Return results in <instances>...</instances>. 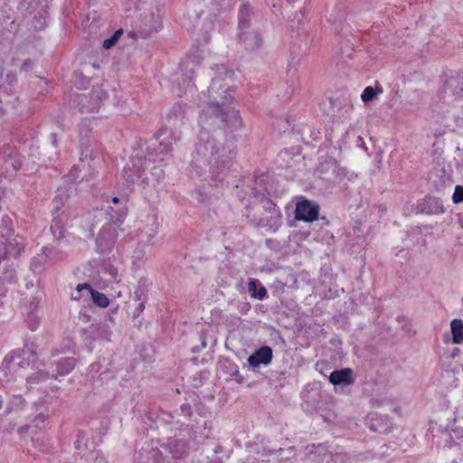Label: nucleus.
Instances as JSON below:
<instances>
[{"label": "nucleus", "instance_id": "nucleus-40", "mask_svg": "<svg viewBox=\"0 0 463 463\" xmlns=\"http://www.w3.org/2000/svg\"><path fill=\"white\" fill-rule=\"evenodd\" d=\"M182 111V107L180 104H177L175 105L174 108H173V112L175 113V117L178 116V113H180Z\"/></svg>", "mask_w": 463, "mask_h": 463}, {"label": "nucleus", "instance_id": "nucleus-2", "mask_svg": "<svg viewBox=\"0 0 463 463\" xmlns=\"http://www.w3.org/2000/svg\"><path fill=\"white\" fill-rule=\"evenodd\" d=\"M106 216L109 220L101 228L97 238V248L100 252L110 250L118 238V230L122 231L120 226L123 224L128 209L126 204H118V207L108 206Z\"/></svg>", "mask_w": 463, "mask_h": 463}, {"label": "nucleus", "instance_id": "nucleus-13", "mask_svg": "<svg viewBox=\"0 0 463 463\" xmlns=\"http://www.w3.org/2000/svg\"><path fill=\"white\" fill-rule=\"evenodd\" d=\"M265 211L269 213V219H260V224L274 231L278 230L281 222V213L276 204L270 200H266L263 205Z\"/></svg>", "mask_w": 463, "mask_h": 463}, {"label": "nucleus", "instance_id": "nucleus-49", "mask_svg": "<svg viewBox=\"0 0 463 463\" xmlns=\"http://www.w3.org/2000/svg\"><path fill=\"white\" fill-rule=\"evenodd\" d=\"M364 142L363 138L359 137L358 140H357V145L362 146V145H364Z\"/></svg>", "mask_w": 463, "mask_h": 463}, {"label": "nucleus", "instance_id": "nucleus-34", "mask_svg": "<svg viewBox=\"0 0 463 463\" xmlns=\"http://www.w3.org/2000/svg\"><path fill=\"white\" fill-rule=\"evenodd\" d=\"M134 298L138 302L142 301V299H145V302H146V290L143 288H138L134 292Z\"/></svg>", "mask_w": 463, "mask_h": 463}, {"label": "nucleus", "instance_id": "nucleus-39", "mask_svg": "<svg viewBox=\"0 0 463 463\" xmlns=\"http://www.w3.org/2000/svg\"><path fill=\"white\" fill-rule=\"evenodd\" d=\"M112 203H113V204H114V205H113L114 207H118V204H126L125 203L121 202V201L118 199V197H117V196H114V197L112 198Z\"/></svg>", "mask_w": 463, "mask_h": 463}, {"label": "nucleus", "instance_id": "nucleus-10", "mask_svg": "<svg viewBox=\"0 0 463 463\" xmlns=\"http://www.w3.org/2000/svg\"><path fill=\"white\" fill-rule=\"evenodd\" d=\"M319 206L317 203L309 200H301L296 205L295 218L298 221L314 222L317 220Z\"/></svg>", "mask_w": 463, "mask_h": 463}, {"label": "nucleus", "instance_id": "nucleus-43", "mask_svg": "<svg viewBox=\"0 0 463 463\" xmlns=\"http://www.w3.org/2000/svg\"><path fill=\"white\" fill-rule=\"evenodd\" d=\"M101 90H93V94H95V97L97 99L101 100L102 95H100Z\"/></svg>", "mask_w": 463, "mask_h": 463}, {"label": "nucleus", "instance_id": "nucleus-23", "mask_svg": "<svg viewBox=\"0 0 463 463\" xmlns=\"http://www.w3.org/2000/svg\"><path fill=\"white\" fill-rule=\"evenodd\" d=\"M49 378H52V374L49 372H45L43 369H39L32 374L26 376V382L30 385L39 384L46 382Z\"/></svg>", "mask_w": 463, "mask_h": 463}, {"label": "nucleus", "instance_id": "nucleus-31", "mask_svg": "<svg viewBox=\"0 0 463 463\" xmlns=\"http://www.w3.org/2000/svg\"><path fill=\"white\" fill-rule=\"evenodd\" d=\"M74 447L76 449H81L82 448L86 447V437L84 432H78L77 439L74 442Z\"/></svg>", "mask_w": 463, "mask_h": 463}, {"label": "nucleus", "instance_id": "nucleus-42", "mask_svg": "<svg viewBox=\"0 0 463 463\" xmlns=\"http://www.w3.org/2000/svg\"><path fill=\"white\" fill-rule=\"evenodd\" d=\"M268 177L266 175H261L260 178L256 180V185H260Z\"/></svg>", "mask_w": 463, "mask_h": 463}, {"label": "nucleus", "instance_id": "nucleus-15", "mask_svg": "<svg viewBox=\"0 0 463 463\" xmlns=\"http://www.w3.org/2000/svg\"><path fill=\"white\" fill-rule=\"evenodd\" d=\"M329 381L335 386H349L354 383L353 370L345 368L333 371L329 376Z\"/></svg>", "mask_w": 463, "mask_h": 463}, {"label": "nucleus", "instance_id": "nucleus-5", "mask_svg": "<svg viewBox=\"0 0 463 463\" xmlns=\"http://www.w3.org/2000/svg\"><path fill=\"white\" fill-rule=\"evenodd\" d=\"M12 231V221L8 216H3L0 224V262L7 254L17 256L24 248V241L21 236L9 238Z\"/></svg>", "mask_w": 463, "mask_h": 463}, {"label": "nucleus", "instance_id": "nucleus-44", "mask_svg": "<svg viewBox=\"0 0 463 463\" xmlns=\"http://www.w3.org/2000/svg\"><path fill=\"white\" fill-rule=\"evenodd\" d=\"M54 203H56V204L53 206V210L55 212H59L61 210V208H60V205L58 204V196L55 197Z\"/></svg>", "mask_w": 463, "mask_h": 463}, {"label": "nucleus", "instance_id": "nucleus-21", "mask_svg": "<svg viewBox=\"0 0 463 463\" xmlns=\"http://www.w3.org/2000/svg\"><path fill=\"white\" fill-rule=\"evenodd\" d=\"M64 219L63 213L61 214L54 215L52 218V225H51V232L52 235L56 239H61L63 237L64 230Z\"/></svg>", "mask_w": 463, "mask_h": 463}, {"label": "nucleus", "instance_id": "nucleus-8", "mask_svg": "<svg viewBox=\"0 0 463 463\" xmlns=\"http://www.w3.org/2000/svg\"><path fill=\"white\" fill-rule=\"evenodd\" d=\"M161 27V19L158 14H150L137 22L133 31L129 33L132 37L146 39L156 33Z\"/></svg>", "mask_w": 463, "mask_h": 463}, {"label": "nucleus", "instance_id": "nucleus-18", "mask_svg": "<svg viewBox=\"0 0 463 463\" xmlns=\"http://www.w3.org/2000/svg\"><path fill=\"white\" fill-rule=\"evenodd\" d=\"M56 369L52 370V378H57V375H65L71 373L75 366V360L71 357L60 358L55 361Z\"/></svg>", "mask_w": 463, "mask_h": 463}, {"label": "nucleus", "instance_id": "nucleus-56", "mask_svg": "<svg viewBox=\"0 0 463 463\" xmlns=\"http://www.w3.org/2000/svg\"><path fill=\"white\" fill-rule=\"evenodd\" d=\"M171 119H172V115L169 116V118H168L169 123H170Z\"/></svg>", "mask_w": 463, "mask_h": 463}, {"label": "nucleus", "instance_id": "nucleus-32", "mask_svg": "<svg viewBox=\"0 0 463 463\" xmlns=\"http://www.w3.org/2000/svg\"><path fill=\"white\" fill-rule=\"evenodd\" d=\"M452 199L455 203H459L463 202V186H456Z\"/></svg>", "mask_w": 463, "mask_h": 463}, {"label": "nucleus", "instance_id": "nucleus-35", "mask_svg": "<svg viewBox=\"0 0 463 463\" xmlns=\"http://www.w3.org/2000/svg\"><path fill=\"white\" fill-rule=\"evenodd\" d=\"M44 420H45V417L43 414H38L36 417H35V420H34V425L33 426H28L27 429L31 430V432L33 433V428H39L38 424L39 423H43L44 422Z\"/></svg>", "mask_w": 463, "mask_h": 463}, {"label": "nucleus", "instance_id": "nucleus-53", "mask_svg": "<svg viewBox=\"0 0 463 463\" xmlns=\"http://www.w3.org/2000/svg\"><path fill=\"white\" fill-rule=\"evenodd\" d=\"M208 463H222V461L220 459H215V460L210 461Z\"/></svg>", "mask_w": 463, "mask_h": 463}, {"label": "nucleus", "instance_id": "nucleus-33", "mask_svg": "<svg viewBox=\"0 0 463 463\" xmlns=\"http://www.w3.org/2000/svg\"><path fill=\"white\" fill-rule=\"evenodd\" d=\"M200 341H201V345L194 346L192 348L193 353H199L202 349H204L207 346V337H206V334L204 332H202L200 334Z\"/></svg>", "mask_w": 463, "mask_h": 463}, {"label": "nucleus", "instance_id": "nucleus-52", "mask_svg": "<svg viewBox=\"0 0 463 463\" xmlns=\"http://www.w3.org/2000/svg\"><path fill=\"white\" fill-rule=\"evenodd\" d=\"M188 80L189 82L193 80V76L192 75H186V78H185V80Z\"/></svg>", "mask_w": 463, "mask_h": 463}, {"label": "nucleus", "instance_id": "nucleus-46", "mask_svg": "<svg viewBox=\"0 0 463 463\" xmlns=\"http://www.w3.org/2000/svg\"><path fill=\"white\" fill-rule=\"evenodd\" d=\"M109 272L112 277H115V275L117 274V269L115 268L111 267V268H109Z\"/></svg>", "mask_w": 463, "mask_h": 463}, {"label": "nucleus", "instance_id": "nucleus-9", "mask_svg": "<svg viewBox=\"0 0 463 463\" xmlns=\"http://www.w3.org/2000/svg\"><path fill=\"white\" fill-rule=\"evenodd\" d=\"M320 172L323 174L331 172V175L327 178L332 182H341L345 178L352 180L355 176L354 172L347 170L334 159L326 161L325 165L321 164Z\"/></svg>", "mask_w": 463, "mask_h": 463}, {"label": "nucleus", "instance_id": "nucleus-24", "mask_svg": "<svg viewBox=\"0 0 463 463\" xmlns=\"http://www.w3.org/2000/svg\"><path fill=\"white\" fill-rule=\"evenodd\" d=\"M48 263L50 262L47 260V256L42 250L32 260L31 269L33 273H41Z\"/></svg>", "mask_w": 463, "mask_h": 463}, {"label": "nucleus", "instance_id": "nucleus-48", "mask_svg": "<svg viewBox=\"0 0 463 463\" xmlns=\"http://www.w3.org/2000/svg\"><path fill=\"white\" fill-rule=\"evenodd\" d=\"M98 108H99V104H98V102H96L89 110L93 112V111L97 110Z\"/></svg>", "mask_w": 463, "mask_h": 463}, {"label": "nucleus", "instance_id": "nucleus-6", "mask_svg": "<svg viewBox=\"0 0 463 463\" xmlns=\"http://www.w3.org/2000/svg\"><path fill=\"white\" fill-rule=\"evenodd\" d=\"M156 163V160L146 159L143 161L138 158L136 161L132 160L131 165H127L122 172V176L125 179L128 187L137 184L143 187L148 184V176L145 173V168H148L151 164Z\"/></svg>", "mask_w": 463, "mask_h": 463}, {"label": "nucleus", "instance_id": "nucleus-3", "mask_svg": "<svg viewBox=\"0 0 463 463\" xmlns=\"http://www.w3.org/2000/svg\"><path fill=\"white\" fill-rule=\"evenodd\" d=\"M429 433L438 447L453 448L463 447V429L457 427L455 421L438 422L430 421Z\"/></svg>", "mask_w": 463, "mask_h": 463}, {"label": "nucleus", "instance_id": "nucleus-36", "mask_svg": "<svg viewBox=\"0 0 463 463\" xmlns=\"http://www.w3.org/2000/svg\"><path fill=\"white\" fill-rule=\"evenodd\" d=\"M145 299H142V301H140L137 305V307H136V309L134 310L133 312V315L135 317H137L140 316V314L144 311L145 309Z\"/></svg>", "mask_w": 463, "mask_h": 463}, {"label": "nucleus", "instance_id": "nucleus-28", "mask_svg": "<svg viewBox=\"0 0 463 463\" xmlns=\"http://www.w3.org/2000/svg\"><path fill=\"white\" fill-rule=\"evenodd\" d=\"M42 250L44 255L47 256V260L50 263L61 259V252L59 251L55 247H44Z\"/></svg>", "mask_w": 463, "mask_h": 463}, {"label": "nucleus", "instance_id": "nucleus-58", "mask_svg": "<svg viewBox=\"0 0 463 463\" xmlns=\"http://www.w3.org/2000/svg\"><path fill=\"white\" fill-rule=\"evenodd\" d=\"M163 161H165V159L163 157L159 159V162H163Z\"/></svg>", "mask_w": 463, "mask_h": 463}, {"label": "nucleus", "instance_id": "nucleus-51", "mask_svg": "<svg viewBox=\"0 0 463 463\" xmlns=\"http://www.w3.org/2000/svg\"><path fill=\"white\" fill-rule=\"evenodd\" d=\"M5 289L4 288H2V287H1V288H0V297H1V296H4V295H5Z\"/></svg>", "mask_w": 463, "mask_h": 463}, {"label": "nucleus", "instance_id": "nucleus-30", "mask_svg": "<svg viewBox=\"0 0 463 463\" xmlns=\"http://www.w3.org/2000/svg\"><path fill=\"white\" fill-rule=\"evenodd\" d=\"M375 95V90L373 87L369 86L364 90L361 95V99L364 102H369L374 99Z\"/></svg>", "mask_w": 463, "mask_h": 463}, {"label": "nucleus", "instance_id": "nucleus-55", "mask_svg": "<svg viewBox=\"0 0 463 463\" xmlns=\"http://www.w3.org/2000/svg\"><path fill=\"white\" fill-rule=\"evenodd\" d=\"M222 450L221 447H217L215 449H214V452L215 453H218Z\"/></svg>", "mask_w": 463, "mask_h": 463}, {"label": "nucleus", "instance_id": "nucleus-47", "mask_svg": "<svg viewBox=\"0 0 463 463\" xmlns=\"http://www.w3.org/2000/svg\"><path fill=\"white\" fill-rule=\"evenodd\" d=\"M254 191H255V192H254L255 196H258V194H260V195L261 197H263V196H264V193H261V191H260V190H258V189H257V187H255V188H254Z\"/></svg>", "mask_w": 463, "mask_h": 463}, {"label": "nucleus", "instance_id": "nucleus-57", "mask_svg": "<svg viewBox=\"0 0 463 463\" xmlns=\"http://www.w3.org/2000/svg\"><path fill=\"white\" fill-rule=\"evenodd\" d=\"M173 457L177 458V457H180V455H178V454H173Z\"/></svg>", "mask_w": 463, "mask_h": 463}, {"label": "nucleus", "instance_id": "nucleus-1", "mask_svg": "<svg viewBox=\"0 0 463 463\" xmlns=\"http://www.w3.org/2000/svg\"><path fill=\"white\" fill-rule=\"evenodd\" d=\"M214 77L207 92H203L200 100L199 124L202 128L188 174L191 177H203L211 185L217 186L227 177L232 160V146L222 142V132L210 133L209 128L222 122L232 131L242 127L239 110L231 107L234 90L224 82L232 79L234 72L224 64L212 67Z\"/></svg>", "mask_w": 463, "mask_h": 463}, {"label": "nucleus", "instance_id": "nucleus-26", "mask_svg": "<svg viewBox=\"0 0 463 463\" xmlns=\"http://www.w3.org/2000/svg\"><path fill=\"white\" fill-rule=\"evenodd\" d=\"M250 13V9L249 5H242L240 7L238 15L240 32L249 27Z\"/></svg>", "mask_w": 463, "mask_h": 463}, {"label": "nucleus", "instance_id": "nucleus-7", "mask_svg": "<svg viewBox=\"0 0 463 463\" xmlns=\"http://www.w3.org/2000/svg\"><path fill=\"white\" fill-rule=\"evenodd\" d=\"M179 139V135L173 134L166 127H165L150 139L146 150L151 156L167 155L172 152V140L177 141Z\"/></svg>", "mask_w": 463, "mask_h": 463}, {"label": "nucleus", "instance_id": "nucleus-59", "mask_svg": "<svg viewBox=\"0 0 463 463\" xmlns=\"http://www.w3.org/2000/svg\"><path fill=\"white\" fill-rule=\"evenodd\" d=\"M2 75H3V72H2V71H0V76H2Z\"/></svg>", "mask_w": 463, "mask_h": 463}, {"label": "nucleus", "instance_id": "nucleus-16", "mask_svg": "<svg viewBox=\"0 0 463 463\" xmlns=\"http://www.w3.org/2000/svg\"><path fill=\"white\" fill-rule=\"evenodd\" d=\"M306 456L307 463H324L329 457L326 448L322 444H312L306 448Z\"/></svg>", "mask_w": 463, "mask_h": 463}, {"label": "nucleus", "instance_id": "nucleus-54", "mask_svg": "<svg viewBox=\"0 0 463 463\" xmlns=\"http://www.w3.org/2000/svg\"><path fill=\"white\" fill-rule=\"evenodd\" d=\"M3 403H4V400H3L2 396H0V409L3 406Z\"/></svg>", "mask_w": 463, "mask_h": 463}, {"label": "nucleus", "instance_id": "nucleus-29", "mask_svg": "<svg viewBox=\"0 0 463 463\" xmlns=\"http://www.w3.org/2000/svg\"><path fill=\"white\" fill-rule=\"evenodd\" d=\"M122 34H123V30L118 29L114 33V34L110 38L104 40L103 44H102L104 49L108 50V49H110L112 46H114L115 43L118 41V39L120 38V36Z\"/></svg>", "mask_w": 463, "mask_h": 463}, {"label": "nucleus", "instance_id": "nucleus-38", "mask_svg": "<svg viewBox=\"0 0 463 463\" xmlns=\"http://www.w3.org/2000/svg\"><path fill=\"white\" fill-rule=\"evenodd\" d=\"M32 67V61L30 60H25L24 62H23V65L21 67V70L22 71H27L29 70L30 68Z\"/></svg>", "mask_w": 463, "mask_h": 463}, {"label": "nucleus", "instance_id": "nucleus-22", "mask_svg": "<svg viewBox=\"0 0 463 463\" xmlns=\"http://www.w3.org/2000/svg\"><path fill=\"white\" fill-rule=\"evenodd\" d=\"M452 333V341L454 344L463 343V321L461 319H453L450 322Z\"/></svg>", "mask_w": 463, "mask_h": 463}, {"label": "nucleus", "instance_id": "nucleus-12", "mask_svg": "<svg viewBox=\"0 0 463 463\" xmlns=\"http://www.w3.org/2000/svg\"><path fill=\"white\" fill-rule=\"evenodd\" d=\"M76 290L77 295H72L73 299H79L81 296L90 295L94 304L99 307H107L109 304V300L105 294L93 289L88 283L79 284Z\"/></svg>", "mask_w": 463, "mask_h": 463}, {"label": "nucleus", "instance_id": "nucleus-19", "mask_svg": "<svg viewBox=\"0 0 463 463\" xmlns=\"http://www.w3.org/2000/svg\"><path fill=\"white\" fill-rule=\"evenodd\" d=\"M445 93L456 97L463 95V79L459 77H451L445 82Z\"/></svg>", "mask_w": 463, "mask_h": 463}, {"label": "nucleus", "instance_id": "nucleus-14", "mask_svg": "<svg viewBox=\"0 0 463 463\" xmlns=\"http://www.w3.org/2000/svg\"><path fill=\"white\" fill-rule=\"evenodd\" d=\"M20 166V160L16 156L6 153L0 156V176H11Z\"/></svg>", "mask_w": 463, "mask_h": 463}, {"label": "nucleus", "instance_id": "nucleus-27", "mask_svg": "<svg viewBox=\"0 0 463 463\" xmlns=\"http://www.w3.org/2000/svg\"><path fill=\"white\" fill-rule=\"evenodd\" d=\"M259 284V281L256 279H252L249 282V292L250 293V296L254 298L262 300L264 299L267 295V289L263 286H260L259 288H257V286Z\"/></svg>", "mask_w": 463, "mask_h": 463}, {"label": "nucleus", "instance_id": "nucleus-25", "mask_svg": "<svg viewBox=\"0 0 463 463\" xmlns=\"http://www.w3.org/2000/svg\"><path fill=\"white\" fill-rule=\"evenodd\" d=\"M90 126L91 121L89 119H84L80 125L79 132L81 147L87 146L90 142Z\"/></svg>", "mask_w": 463, "mask_h": 463}, {"label": "nucleus", "instance_id": "nucleus-45", "mask_svg": "<svg viewBox=\"0 0 463 463\" xmlns=\"http://www.w3.org/2000/svg\"><path fill=\"white\" fill-rule=\"evenodd\" d=\"M6 78L10 83H12L13 81H14L16 80L15 75H11V74H8Z\"/></svg>", "mask_w": 463, "mask_h": 463}, {"label": "nucleus", "instance_id": "nucleus-4", "mask_svg": "<svg viewBox=\"0 0 463 463\" xmlns=\"http://www.w3.org/2000/svg\"><path fill=\"white\" fill-rule=\"evenodd\" d=\"M25 354V352L22 355L19 350H14L5 355L0 367V382H10L25 375V371L30 365Z\"/></svg>", "mask_w": 463, "mask_h": 463}, {"label": "nucleus", "instance_id": "nucleus-50", "mask_svg": "<svg viewBox=\"0 0 463 463\" xmlns=\"http://www.w3.org/2000/svg\"><path fill=\"white\" fill-rule=\"evenodd\" d=\"M29 326H30V328H31L32 330H34V329H36V327H37V324H35V323H30Z\"/></svg>", "mask_w": 463, "mask_h": 463}, {"label": "nucleus", "instance_id": "nucleus-11", "mask_svg": "<svg viewBox=\"0 0 463 463\" xmlns=\"http://www.w3.org/2000/svg\"><path fill=\"white\" fill-rule=\"evenodd\" d=\"M273 359V351L271 347L264 345L255 350L247 359L249 367L256 371L261 365H269Z\"/></svg>", "mask_w": 463, "mask_h": 463}, {"label": "nucleus", "instance_id": "nucleus-37", "mask_svg": "<svg viewBox=\"0 0 463 463\" xmlns=\"http://www.w3.org/2000/svg\"><path fill=\"white\" fill-rule=\"evenodd\" d=\"M150 174L152 176H155L156 178L158 179L160 175L163 174V170L157 166H154L153 168H151Z\"/></svg>", "mask_w": 463, "mask_h": 463}, {"label": "nucleus", "instance_id": "nucleus-17", "mask_svg": "<svg viewBox=\"0 0 463 463\" xmlns=\"http://www.w3.org/2000/svg\"><path fill=\"white\" fill-rule=\"evenodd\" d=\"M239 39L249 51H256L262 45V38L256 32H246L243 30L240 32Z\"/></svg>", "mask_w": 463, "mask_h": 463}, {"label": "nucleus", "instance_id": "nucleus-41", "mask_svg": "<svg viewBox=\"0 0 463 463\" xmlns=\"http://www.w3.org/2000/svg\"><path fill=\"white\" fill-rule=\"evenodd\" d=\"M91 457H95L96 458L97 463H103L104 462V458H99V452H92L91 453Z\"/></svg>", "mask_w": 463, "mask_h": 463}, {"label": "nucleus", "instance_id": "nucleus-20", "mask_svg": "<svg viewBox=\"0 0 463 463\" xmlns=\"http://www.w3.org/2000/svg\"><path fill=\"white\" fill-rule=\"evenodd\" d=\"M106 216L105 208L96 207L92 211H90L84 215V218L90 222V231L92 233L93 227Z\"/></svg>", "mask_w": 463, "mask_h": 463}]
</instances>
